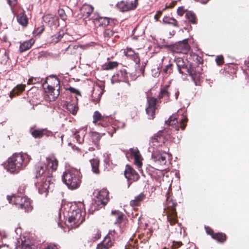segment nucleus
<instances>
[{
    "label": "nucleus",
    "instance_id": "f257e3e1",
    "mask_svg": "<svg viewBox=\"0 0 249 249\" xmlns=\"http://www.w3.org/2000/svg\"><path fill=\"white\" fill-rule=\"evenodd\" d=\"M46 160L47 166L43 162H39L35 166V174L37 179L35 185L38 189V193L45 194V196L53 185V182H51L52 175L50 172V169L52 170V172L55 171L58 166V161L54 156L47 158Z\"/></svg>",
    "mask_w": 249,
    "mask_h": 249
},
{
    "label": "nucleus",
    "instance_id": "f03ea898",
    "mask_svg": "<svg viewBox=\"0 0 249 249\" xmlns=\"http://www.w3.org/2000/svg\"><path fill=\"white\" fill-rule=\"evenodd\" d=\"M27 162L24 160V156L21 154L15 153L8 158L6 169L11 173H18L26 166Z\"/></svg>",
    "mask_w": 249,
    "mask_h": 249
},
{
    "label": "nucleus",
    "instance_id": "7ed1b4c3",
    "mask_svg": "<svg viewBox=\"0 0 249 249\" xmlns=\"http://www.w3.org/2000/svg\"><path fill=\"white\" fill-rule=\"evenodd\" d=\"M62 180L70 189L77 188L80 184L79 173L77 170H69L63 173Z\"/></svg>",
    "mask_w": 249,
    "mask_h": 249
},
{
    "label": "nucleus",
    "instance_id": "20e7f679",
    "mask_svg": "<svg viewBox=\"0 0 249 249\" xmlns=\"http://www.w3.org/2000/svg\"><path fill=\"white\" fill-rule=\"evenodd\" d=\"M171 137L170 130L166 129L160 130L150 139L149 144L156 147L161 146L167 140L171 139Z\"/></svg>",
    "mask_w": 249,
    "mask_h": 249
},
{
    "label": "nucleus",
    "instance_id": "39448f33",
    "mask_svg": "<svg viewBox=\"0 0 249 249\" xmlns=\"http://www.w3.org/2000/svg\"><path fill=\"white\" fill-rule=\"evenodd\" d=\"M7 198L9 203H12L18 206V208L24 210L25 212L31 210V202L30 199L26 196H7Z\"/></svg>",
    "mask_w": 249,
    "mask_h": 249
},
{
    "label": "nucleus",
    "instance_id": "423d86ee",
    "mask_svg": "<svg viewBox=\"0 0 249 249\" xmlns=\"http://www.w3.org/2000/svg\"><path fill=\"white\" fill-rule=\"evenodd\" d=\"M17 249H57V246L53 244H43L36 247L31 245L29 241H27L25 237L18 239L16 244Z\"/></svg>",
    "mask_w": 249,
    "mask_h": 249
},
{
    "label": "nucleus",
    "instance_id": "0eeeda50",
    "mask_svg": "<svg viewBox=\"0 0 249 249\" xmlns=\"http://www.w3.org/2000/svg\"><path fill=\"white\" fill-rule=\"evenodd\" d=\"M170 48L174 53H186L190 49V46L188 43V39H185L182 41L171 45Z\"/></svg>",
    "mask_w": 249,
    "mask_h": 249
},
{
    "label": "nucleus",
    "instance_id": "6e6552de",
    "mask_svg": "<svg viewBox=\"0 0 249 249\" xmlns=\"http://www.w3.org/2000/svg\"><path fill=\"white\" fill-rule=\"evenodd\" d=\"M177 204L169 202L166 210L167 219L171 225H173L178 222L177 214L176 210Z\"/></svg>",
    "mask_w": 249,
    "mask_h": 249
},
{
    "label": "nucleus",
    "instance_id": "1a4fd4ad",
    "mask_svg": "<svg viewBox=\"0 0 249 249\" xmlns=\"http://www.w3.org/2000/svg\"><path fill=\"white\" fill-rule=\"evenodd\" d=\"M108 194L109 192L106 188H103L98 191L96 195V198L95 200L97 205L99 206L101 205L102 206H105L108 200Z\"/></svg>",
    "mask_w": 249,
    "mask_h": 249
},
{
    "label": "nucleus",
    "instance_id": "9d476101",
    "mask_svg": "<svg viewBox=\"0 0 249 249\" xmlns=\"http://www.w3.org/2000/svg\"><path fill=\"white\" fill-rule=\"evenodd\" d=\"M124 175L128 181L133 180L134 181H137L139 178V175L137 172L134 170L130 165H126V168L124 172ZM131 182L128 181V187H129Z\"/></svg>",
    "mask_w": 249,
    "mask_h": 249
},
{
    "label": "nucleus",
    "instance_id": "9b49d317",
    "mask_svg": "<svg viewBox=\"0 0 249 249\" xmlns=\"http://www.w3.org/2000/svg\"><path fill=\"white\" fill-rule=\"evenodd\" d=\"M157 99L151 97L147 99V106L145 108L146 114L149 119H153L154 118L156 110Z\"/></svg>",
    "mask_w": 249,
    "mask_h": 249
},
{
    "label": "nucleus",
    "instance_id": "f8f14e48",
    "mask_svg": "<svg viewBox=\"0 0 249 249\" xmlns=\"http://www.w3.org/2000/svg\"><path fill=\"white\" fill-rule=\"evenodd\" d=\"M71 211L68 212V222L70 223H73L74 224H78L80 220L81 214L80 210L78 209L76 210L71 209Z\"/></svg>",
    "mask_w": 249,
    "mask_h": 249
},
{
    "label": "nucleus",
    "instance_id": "ddd939ff",
    "mask_svg": "<svg viewBox=\"0 0 249 249\" xmlns=\"http://www.w3.org/2000/svg\"><path fill=\"white\" fill-rule=\"evenodd\" d=\"M167 154L160 151H156L152 154V160L157 164L160 165H165L166 163Z\"/></svg>",
    "mask_w": 249,
    "mask_h": 249
},
{
    "label": "nucleus",
    "instance_id": "4468645a",
    "mask_svg": "<svg viewBox=\"0 0 249 249\" xmlns=\"http://www.w3.org/2000/svg\"><path fill=\"white\" fill-rule=\"evenodd\" d=\"M30 132L32 136L36 139H40L44 135L50 136L53 134L51 131L45 129H34L32 127L30 129Z\"/></svg>",
    "mask_w": 249,
    "mask_h": 249
},
{
    "label": "nucleus",
    "instance_id": "2eb2a0df",
    "mask_svg": "<svg viewBox=\"0 0 249 249\" xmlns=\"http://www.w3.org/2000/svg\"><path fill=\"white\" fill-rule=\"evenodd\" d=\"M187 121V118H184L183 119H181V122L178 124V121L177 119V118L175 116H170L168 120L165 121V124L169 125H175L178 124V127H180L182 130H184L186 127V124Z\"/></svg>",
    "mask_w": 249,
    "mask_h": 249
},
{
    "label": "nucleus",
    "instance_id": "dca6fc26",
    "mask_svg": "<svg viewBox=\"0 0 249 249\" xmlns=\"http://www.w3.org/2000/svg\"><path fill=\"white\" fill-rule=\"evenodd\" d=\"M176 63L178 72L182 74H187L189 71L188 62H185L181 58H178L176 60Z\"/></svg>",
    "mask_w": 249,
    "mask_h": 249
},
{
    "label": "nucleus",
    "instance_id": "f3484780",
    "mask_svg": "<svg viewBox=\"0 0 249 249\" xmlns=\"http://www.w3.org/2000/svg\"><path fill=\"white\" fill-rule=\"evenodd\" d=\"M44 22L50 27L56 28L59 26V20L57 17L46 15L44 18Z\"/></svg>",
    "mask_w": 249,
    "mask_h": 249
},
{
    "label": "nucleus",
    "instance_id": "a211bd4d",
    "mask_svg": "<svg viewBox=\"0 0 249 249\" xmlns=\"http://www.w3.org/2000/svg\"><path fill=\"white\" fill-rule=\"evenodd\" d=\"M113 77L119 82H126L128 81V74L124 69L118 71L116 74L113 75Z\"/></svg>",
    "mask_w": 249,
    "mask_h": 249
},
{
    "label": "nucleus",
    "instance_id": "6ab92c4d",
    "mask_svg": "<svg viewBox=\"0 0 249 249\" xmlns=\"http://www.w3.org/2000/svg\"><path fill=\"white\" fill-rule=\"evenodd\" d=\"M94 20L98 21L99 25L102 26H106L110 25V18L107 17H103L99 16V14H95L93 18Z\"/></svg>",
    "mask_w": 249,
    "mask_h": 249
},
{
    "label": "nucleus",
    "instance_id": "aec40b11",
    "mask_svg": "<svg viewBox=\"0 0 249 249\" xmlns=\"http://www.w3.org/2000/svg\"><path fill=\"white\" fill-rule=\"evenodd\" d=\"M125 55L133 60L136 64L140 63L139 54L136 53L132 49L127 48L126 51H124Z\"/></svg>",
    "mask_w": 249,
    "mask_h": 249
},
{
    "label": "nucleus",
    "instance_id": "412c9836",
    "mask_svg": "<svg viewBox=\"0 0 249 249\" xmlns=\"http://www.w3.org/2000/svg\"><path fill=\"white\" fill-rule=\"evenodd\" d=\"M18 22L23 27H26L28 23V18L24 12H21L17 16Z\"/></svg>",
    "mask_w": 249,
    "mask_h": 249
},
{
    "label": "nucleus",
    "instance_id": "4be33fe9",
    "mask_svg": "<svg viewBox=\"0 0 249 249\" xmlns=\"http://www.w3.org/2000/svg\"><path fill=\"white\" fill-rule=\"evenodd\" d=\"M111 214L114 216L116 220L114 222L115 224H120L122 222L124 214L119 210H114L111 212Z\"/></svg>",
    "mask_w": 249,
    "mask_h": 249
},
{
    "label": "nucleus",
    "instance_id": "5701e85b",
    "mask_svg": "<svg viewBox=\"0 0 249 249\" xmlns=\"http://www.w3.org/2000/svg\"><path fill=\"white\" fill-rule=\"evenodd\" d=\"M34 43V40L32 39L25 41L21 43L19 46V51L20 52H23L30 49Z\"/></svg>",
    "mask_w": 249,
    "mask_h": 249
},
{
    "label": "nucleus",
    "instance_id": "b1692460",
    "mask_svg": "<svg viewBox=\"0 0 249 249\" xmlns=\"http://www.w3.org/2000/svg\"><path fill=\"white\" fill-rule=\"evenodd\" d=\"M93 11V7L90 5H85L82 9L81 12L83 14V16L87 18L92 13Z\"/></svg>",
    "mask_w": 249,
    "mask_h": 249
},
{
    "label": "nucleus",
    "instance_id": "393cba45",
    "mask_svg": "<svg viewBox=\"0 0 249 249\" xmlns=\"http://www.w3.org/2000/svg\"><path fill=\"white\" fill-rule=\"evenodd\" d=\"M145 197V195L143 193H141L135 196L133 200H132L130 204L132 206H139L142 201Z\"/></svg>",
    "mask_w": 249,
    "mask_h": 249
},
{
    "label": "nucleus",
    "instance_id": "a878e982",
    "mask_svg": "<svg viewBox=\"0 0 249 249\" xmlns=\"http://www.w3.org/2000/svg\"><path fill=\"white\" fill-rule=\"evenodd\" d=\"M188 72H187V74H188L193 80L198 78V74H197L196 67L194 66L192 64H189Z\"/></svg>",
    "mask_w": 249,
    "mask_h": 249
},
{
    "label": "nucleus",
    "instance_id": "bb28decb",
    "mask_svg": "<svg viewBox=\"0 0 249 249\" xmlns=\"http://www.w3.org/2000/svg\"><path fill=\"white\" fill-rule=\"evenodd\" d=\"M92 170L95 174H98L99 173V160L98 159H92L90 160Z\"/></svg>",
    "mask_w": 249,
    "mask_h": 249
},
{
    "label": "nucleus",
    "instance_id": "cd10ccee",
    "mask_svg": "<svg viewBox=\"0 0 249 249\" xmlns=\"http://www.w3.org/2000/svg\"><path fill=\"white\" fill-rule=\"evenodd\" d=\"M25 85H18L14 88L11 91L10 94L11 97L14 96L16 95H18L19 93L24 90Z\"/></svg>",
    "mask_w": 249,
    "mask_h": 249
},
{
    "label": "nucleus",
    "instance_id": "c85d7f7f",
    "mask_svg": "<svg viewBox=\"0 0 249 249\" xmlns=\"http://www.w3.org/2000/svg\"><path fill=\"white\" fill-rule=\"evenodd\" d=\"M212 238L218 242L223 243L226 239V236L224 233L218 232L214 234H212Z\"/></svg>",
    "mask_w": 249,
    "mask_h": 249
},
{
    "label": "nucleus",
    "instance_id": "c756f323",
    "mask_svg": "<svg viewBox=\"0 0 249 249\" xmlns=\"http://www.w3.org/2000/svg\"><path fill=\"white\" fill-rule=\"evenodd\" d=\"M185 17L192 24L196 23V17L192 11H187L185 14Z\"/></svg>",
    "mask_w": 249,
    "mask_h": 249
},
{
    "label": "nucleus",
    "instance_id": "7c9ffc66",
    "mask_svg": "<svg viewBox=\"0 0 249 249\" xmlns=\"http://www.w3.org/2000/svg\"><path fill=\"white\" fill-rule=\"evenodd\" d=\"M118 66V63L117 62L110 61L106 63L102 66V68L104 70H111L116 67Z\"/></svg>",
    "mask_w": 249,
    "mask_h": 249
},
{
    "label": "nucleus",
    "instance_id": "2f4dec72",
    "mask_svg": "<svg viewBox=\"0 0 249 249\" xmlns=\"http://www.w3.org/2000/svg\"><path fill=\"white\" fill-rule=\"evenodd\" d=\"M67 109L73 115H75L77 113L78 107L73 103H69L67 105Z\"/></svg>",
    "mask_w": 249,
    "mask_h": 249
},
{
    "label": "nucleus",
    "instance_id": "473e14b6",
    "mask_svg": "<svg viewBox=\"0 0 249 249\" xmlns=\"http://www.w3.org/2000/svg\"><path fill=\"white\" fill-rule=\"evenodd\" d=\"M163 22L165 23L172 24L174 26H177V21L173 18L165 16L163 18Z\"/></svg>",
    "mask_w": 249,
    "mask_h": 249
},
{
    "label": "nucleus",
    "instance_id": "72a5a7b5",
    "mask_svg": "<svg viewBox=\"0 0 249 249\" xmlns=\"http://www.w3.org/2000/svg\"><path fill=\"white\" fill-rule=\"evenodd\" d=\"M173 64H169L167 65L163 70V72L164 76H168L173 72Z\"/></svg>",
    "mask_w": 249,
    "mask_h": 249
},
{
    "label": "nucleus",
    "instance_id": "f704fd0d",
    "mask_svg": "<svg viewBox=\"0 0 249 249\" xmlns=\"http://www.w3.org/2000/svg\"><path fill=\"white\" fill-rule=\"evenodd\" d=\"M93 122L96 123L99 121H104V117L102 116L101 114L98 111H95L94 112L93 115Z\"/></svg>",
    "mask_w": 249,
    "mask_h": 249
},
{
    "label": "nucleus",
    "instance_id": "c9c22d12",
    "mask_svg": "<svg viewBox=\"0 0 249 249\" xmlns=\"http://www.w3.org/2000/svg\"><path fill=\"white\" fill-rule=\"evenodd\" d=\"M134 159V163L138 166L139 168H141L142 166V157L141 155L133 158Z\"/></svg>",
    "mask_w": 249,
    "mask_h": 249
},
{
    "label": "nucleus",
    "instance_id": "e433bc0d",
    "mask_svg": "<svg viewBox=\"0 0 249 249\" xmlns=\"http://www.w3.org/2000/svg\"><path fill=\"white\" fill-rule=\"evenodd\" d=\"M130 153L132 157L135 158L136 157L141 155L139 150L137 148H131L130 149Z\"/></svg>",
    "mask_w": 249,
    "mask_h": 249
},
{
    "label": "nucleus",
    "instance_id": "4c0bfd02",
    "mask_svg": "<svg viewBox=\"0 0 249 249\" xmlns=\"http://www.w3.org/2000/svg\"><path fill=\"white\" fill-rule=\"evenodd\" d=\"M201 59V57H199V59L198 60L199 62V64L196 66V70L197 74H198V78H199L200 74L202 73L203 71L202 69V65L200 63V60Z\"/></svg>",
    "mask_w": 249,
    "mask_h": 249
},
{
    "label": "nucleus",
    "instance_id": "58836bf2",
    "mask_svg": "<svg viewBox=\"0 0 249 249\" xmlns=\"http://www.w3.org/2000/svg\"><path fill=\"white\" fill-rule=\"evenodd\" d=\"M152 75L154 77H158L160 74V67L152 69L151 70Z\"/></svg>",
    "mask_w": 249,
    "mask_h": 249
},
{
    "label": "nucleus",
    "instance_id": "ea45409f",
    "mask_svg": "<svg viewBox=\"0 0 249 249\" xmlns=\"http://www.w3.org/2000/svg\"><path fill=\"white\" fill-rule=\"evenodd\" d=\"M114 34V32L109 29L105 30L104 32V36L105 37L109 38L112 36Z\"/></svg>",
    "mask_w": 249,
    "mask_h": 249
},
{
    "label": "nucleus",
    "instance_id": "a19ab883",
    "mask_svg": "<svg viewBox=\"0 0 249 249\" xmlns=\"http://www.w3.org/2000/svg\"><path fill=\"white\" fill-rule=\"evenodd\" d=\"M40 81H41V79L40 78L31 77L29 79L27 84H35L36 83H39Z\"/></svg>",
    "mask_w": 249,
    "mask_h": 249
},
{
    "label": "nucleus",
    "instance_id": "79ce46f5",
    "mask_svg": "<svg viewBox=\"0 0 249 249\" xmlns=\"http://www.w3.org/2000/svg\"><path fill=\"white\" fill-rule=\"evenodd\" d=\"M101 136H102V135L98 132H92L91 137H92V139L93 140L96 141L97 142H98L100 140Z\"/></svg>",
    "mask_w": 249,
    "mask_h": 249
},
{
    "label": "nucleus",
    "instance_id": "37998d69",
    "mask_svg": "<svg viewBox=\"0 0 249 249\" xmlns=\"http://www.w3.org/2000/svg\"><path fill=\"white\" fill-rule=\"evenodd\" d=\"M73 135H75V138L76 142L79 143H82L84 141V138H81L79 134H77L76 131L73 132Z\"/></svg>",
    "mask_w": 249,
    "mask_h": 249
},
{
    "label": "nucleus",
    "instance_id": "c03bdc74",
    "mask_svg": "<svg viewBox=\"0 0 249 249\" xmlns=\"http://www.w3.org/2000/svg\"><path fill=\"white\" fill-rule=\"evenodd\" d=\"M215 61L217 65H221L224 63V58L222 55H218L215 59Z\"/></svg>",
    "mask_w": 249,
    "mask_h": 249
},
{
    "label": "nucleus",
    "instance_id": "a18cd8bd",
    "mask_svg": "<svg viewBox=\"0 0 249 249\" xmlns=\"http://www.w3.org/2000/svg\"><path fill=\"white\" fill-rule=\"evenodd\" d=\"M58 14H59L60 17L63 20H65L66 19L67 16H66V15L65 13V12L63 10L61 9L60 10H59Z\"/></svg>",
    "mask_w": 249,
    "mask_h": 249
},
{
    "label": "nucleus",
    "instance_id": "49530a36",
    "mask_svg": "<svg viewBox=\"0 0 249 249\" xmlns=\"http://www.w3.org/2000/svg\"><path fill=\"white\" fill-rule=\"evenodd\" d=\"M44 31V28L42 27L37 28L36 30L33 32L35 35H39L41 34Z\"/></svg>",
    "mask_w": 249,
    "mask_h": 249
},
{
    "label": "nucleus",
    "instance_id": "de8ad7c7",
    "mask_svg": "<svg viewBox=\"0 0 249 249\" xmlns=\"http://www.w3.org/2000/svg\"><path fill=\"white\" fill-rule=\"evenodd\" d=\"M68 90L71 93H75L76 95H80L79 91L73 87H70L68 88Z\"/></svg>",
    "mask_w": 249,
    "mask_h": 249
},
{
    "label": "nucleus",
    "instance_id": "09e8293b",
    "mask_svg": "<svg viewBox=\"0 0 249 249\" xmlns=\"http://www.w3.org/2000/svg\"><path fill=\"white\" fill-rule=\"evenodd\" d=\"M165 95H167V96H168V92L165 89L161 90L159 94V97L162 98Z\"/></svg>",
    "mask_w": 249,
    "mask_h": 249
},
{
    "label": "nucleus",
    "instance_id": "8fccbe9b",
    "mask_svg": "<svg viewBox=\"0 0 249 249\" xmlns=\"http://www.w3.org/2000/svg\"><path fill=\"white\" fill-rule=\"evenodd\" d=\"M47 89L49 90V93L53 95V93L54 91L55 90L54 87L51 86V85H48L47 86ZM53 95H55V94H53Z\"/></svg>",
    "mask_w": 249,
    "mask_h": 249
},
{
    "label": "nucleus",
    "instance_id": "3c124183",
    "mask_svg": "<svg viewBox=\"0 0 249 249\" xmlns=\"http://www.w3.org/2000/svg\"><path fill=\"white\" fill-rule=\"evenodd\" d=\"M104 157H105V159L104 160V162L105 164H106V166L107 165H109V156L108 155H107V156H106L104 155Z\"/></svg>",
    "mask_w": 249,
    "mask_h": 249
},
{
    "label": "nucleus",
    "instance_id": "603ef678",
    "mask_svg": "<svg viewBox=\"0 0 249 249\" xmlns=\"http://www.w3.org/2000/svg\"><path fill=\"white\" fill-rule=\"evenodd\" d=\"M178 14L179 16H182L184 13L183 7H179L177 10Z\"/></svg>",
    "mask_w": 249,
    "mask_h": 249
},
{
    "label": "nucleus",
    "instance_id": "864d4df0",
    "mask_svg": "<svg viewBox=\"0 0 249 249\" xmlns=\"http://www.w3.org/2000/svg\"><path fill=\"white\" fill-rule=\"evenodd\" d=\"M52 41L53 42L55 43L58 42L59 41V38H57L56 34H55L52 36Z\"/></svg>",
    "mask_w": 249,
    "mask_h": 249
},
{
    "label": "nucleus",
    "instance_id": "5fc2aeb1",
    "mask_svg": "<svg viewBox=\"0 0 249 249\" xmlns=\"http://www.w3.org/2000/svg\"><path fill=\"white\" fill-rule=\"evenodd\" d=\"M205 228L206 229V232L208 234L211 235V236H212V234H214V233H213V231L211 229H210L209 227H205Z\"/></svg>",
    "mask_w": 249,
    "mask_h": 249
},
{
    "label": "nucleus",
    "instance_id": "6e6d98bb",
    "mask_svg": "<svg viewBox=\"0 0 249 249\" xmlns=\"http://www.w3.org/2000/svg\"><path fill=\"white\" fill-rule=\"evenodd\" d=\"M57 36V38H59V40L63 37L64 33L63 31H59L58 33L56 34Z\"/></svg>",
    "mask_w": 249,
    "mask_h": 249
},
{
    "label": "nucleus",
    "instance_id": "4d7b16f0",
    "mask_svg": "<svg viewBox=\"0 0 249 249\" xmlns=\"http://www.w3.org/2000/svg\"><path fill=\"white\" fill-rule=\"evenodd\" d=\"M55 81L56 82V88L57 87H58V89H57V93L56 94V95L58 96L59 94V86H58L59 85L60 81H59L58 78H55Z\"/></svg>",
    "mask_w": 249,
    "mask_h": 249
},
{
    "label": "nucleus",
    "instance_id": "13d9d810",
    "mask_svg": "<svg viewBox=\"0 0 249 249\" xmlns=\"http://www.w3.org/2000/svg\"><path fill=\"white\" fill-rule=\"evenodd\" d=\"M161 14H162V11H159L157 13V14L155 15V17H154V18L156 19V20H158V19L160 18V17L161 15Z\"/></svg>",
    "mask_w": 249,
    "mask_h": 249
},
{
    "label": "nucleus",
    "instance_id": "bf43d9fd",
    "mask_svg": "<svg viewBox=\"0 0 249 249\" xmlns=\"http://www.w3.org/2000/svg\"><path fill=\"white\" fill-rule=\"evenodd\" d=\"M137 0H135L134 3H133L132 2H131V8H135L136 7L137 4Z\"/></svg>",
    "mask_w": 249,
    "mask_h": 249
},
{
    "label": "nucleus",
    "instance_id": "052dcab7",
    "mask_svg": "<svg viewBox=\"0 0 249 249\" xmlns=\"http://www.w3.org/2000/svg\"><path fill=\"white\" fill-rule=\"evenodd\" d=\"M179 92L178 91H177L175 94V98L176 99H177L178 98V97L179 96Z\"/></svg>",
    "mask_w": 249,
    "mask_h": 249
},
{
    "label": "nucleus",
    "instance_id": "680f3d73",
    "mask_svg": "<svg viewBox=\"0 0 249 249\" xmlns=\"http://www.w3.org/2000/svg\"><path fill=\"white\" fill-rule=\"evenodd\" d=\"M58 137H60L61 138V143H63V135H61L60 136L59 135L58 136Z\"/></svg>",
    "mask_w": 249,
    "mask_h": 249
},
{
    "label": "nucleus",
    "instance_id": "e2e57ef3",
    "mask_svg": "<svg viewBox=\"0 0 249 249\" xmlns=\"http://www.w3.org/2000/svg\"><path fill=\"white\" fill-rule=\"evenodd\" d=\"M96 249H102V246H100V245H98Z\"/></svg>",
    "mask_w": 249,
    "mask_h": 249
},
{
    "label": "nucleus",
    "instance_id": "0e129e2a",
    "mask_svg": "<svg viewBox=\"0 0 249 249\" xmlns=\"http://www.w3.org/2000/svg\"><path fill=\"white\" fill-rule=\"evenodd\" d=\"M71 47V45H69L68 47L66 48V51H68L69 49H70Z\"/></svg>",
    "mask_w": 249,
    "mask_h": 249
},
{
    "label": "nucleus",
    "instance_id": "69168bd1",
    "mask_svg": "<svg viewBox=\"0 0 249 249\" xmlns=\"http://www.w3.org/2000/svg\"><path fill=\"white\" fill-rule=\"evenodd\" d=\"M74 147H75V149H77V150L79 149L78 147H76L75 146L73 147V148H74Z\"/></svg>",
    "mask_w": 249,
    "mask_h": 249
},
{
    "label": "nucleus",
    "instance_id": "338daca9",
    "mask_svg": "<svg viewBox=\"0 0 249 249\" xmlns=\"http://www.w3.org/2000/svg\"><path fill=\"white\" fill-rule=\"evenodd\" d=\"M82 221H83V220H81L80 221V222H79V223H78V225H79V224H81V223L82 222Z\"/></svg>",
    "mask_w": 249,
    "mask_h": 249
},
{
    "label": "nucleus",
    "instance_id": "774afa93",
    "mask_svg": "<svg viewBox=\"0 0 249 249\" xmlns=\"http://www.w3.org/2000/svg\"><path fill=\"white\" fill-rule=\"evenodd\" d=\"M127 9V8H124V10H126Z\"/></svg>",
    "mask_w": 249,
    "mask_h": 249
}]
</instances>
